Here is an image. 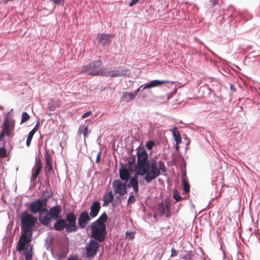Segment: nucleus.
<instances>
[{"mask_svg":"<svg viewBox=\"0 0 260 260\" xmlns=\"http://www.w3.org/2000/svg\"><path fill=\"white\" fill-rule=\"evenodd\" d=\"M99 247V242L94 240H90L86 243L85 247L86 258H93L96 254Z\"/></svg>","mask_w":260,"mask_h":260,"instance_id":"423d86ee","label":"nucleus"},{"mask_svg":"<svg viewBox=\"0 0 260 260\" xmlns=\"http://www.w3.org/2000/svg\"><path fill=\"white\" fill-rule=\"evenodd\" d=\"M137 165L136 167L138 175L143 176L147 183H149L160 175V171L165 173L167 169L161 160L148 161V155L145 150H139L137 152Z\"/></svg>","mask_w":260,"mask_h":260,"instance_id":"f257e3e1","label":"nucleus"},{"mask_svg":"<svg viewBox=\"0 0 260 260\" xmlns=\"http://www.w3.org/2000/svg\"><path fill=\"white\" fill-rule=\"evenodd\" d=\"M31 237L21 233L16 246L17 250L20 252L24 250L25 245L31 241Z\"/></svg>","mask_w":260,"mask_h":260,"instance_id":"1a4fd4ad","label":"nucleus"},{"mask_svg":"<svg viewBox=\"0 0 260 260\" xmlns=\"http://www.w3.org/2000/svg\"><path fill=\"white\" fill-rule=\"evenodd\" d=\"M177 255V252L176 251V250L174 248H172L171 249V257H174V256H176Z\"/></svg>","mask_w":260,"mask_h":260,"instance_id":"e433bc0d","label":"nucleus"},{"mask_svg":"<svg viewBox=\"0 0 260 260\" xmlns=\"http://www.w3.org/2000/svg\"><path fill=\"white\" fill-rule=\"evenodd\" d=\"M127 185V187H133L134 191L136 193L139 192L138 180L137 176L133 177L131 178L129 184Z\"/></svg>","mask_w":260,"mask_h":260,"instance_id":"dca6fc26","label":"nucleus"},{"mask_svg":"<svg viewBox=\"0 0 260 260\" xmlns=\"http://www.w3.org/2000/svg\"><path fill=\"white\" fill-rule=\"evenodd\" d=\"M46 206V201H43L42 200L38 199L36 201L32 202L29 206L30 211L31 213L36 214L40 213Z\"/></svg>","mask_w":260,"mask_h":260,"instance_id":"6e6552de","label":"nucleus"},{"mask_svg":"<svg viewBox=\"0 0 260 260\" xmlns=\"http://www.w3.org/2000/svg\"><path fill=\"white\" fill-rule=\"evenodd\" d=\"M34 135V134H33L31 132H29L28 134V135L27 138L26 142V145L27 147H29L30 145L31 141L32 140V137Z\"/></svg>","mask_w":260,"mask_h":260,"instance_id":"c756f323","label":"nucleus"},{"mask_svg":"<svg viewBox=\"0 0 260 260\" xmlns=\"http://www.w3.org/2000/svg\"><path fill=\"white\" fill-rule=\"evenodd\" d=\"M101 209L100 202L98 201L94 202L91 206L90 211V216L91 218H94L97 216Z\"/></svg>","mask_w":260,"mask_h":260,"instance_id":"2eb2a0df","label":"nucleus"},{"mask_svg":"<svg viewBox=\"0 0 260 260\" xmlns=\"http://www.w3.org/2000/svg\"><path fill=\"white\" fill-rule=\"evenodd\" d=\"M45 160V173L50 174L53 172L52 156L49 150H46L44 153Z\"/></svg>","mask_w":260,"mask_h":260,"instance_id":"9b49d317","label":"nucleus"},{"mask_svg":"<svg viewBox=\"0 0 260 260\" xmlns=\"http://www.w3.org/2000/svg\"><path fill=\"white\" fill-rule=\"evenodd\" d=\"M169 83L168 81H159L157 80H152L151 82H150L148 84L146 85L144 88L143 89H147V88H151L157 86H159L161 84L168 83Z\"/></svg>","mask_w":260,"mask_h":260,"instance_id":"f3484780","label":"nucleus"},{"mask_svg":"<svg viewBox=\"0 0 260 260\" xmlns=\"http://www.w3.org/2000/svg\"><path fill=\"white\" fill-rule=\"evenodd\" d=\"M121 98L126 102H129L135 98V94L131 92H123Z\"/></svg>","mask_w":260,"mask_h":260,"instance_id":"4be33fe9","label":"nucleus"},{"mask_svg":"<svg viewBox=\"0 0 260 260\" xmlns=\"http://www.w3.org/2000/svg\"><path fill=\"white\" fill-rule=\"evenodd\" d=\"M173 198L176 201H180L181 199H183L179 194V192L177 190H174L173 192Z\"/></svg>","mask_w":260,"mask_h":260,"instance_id":"7c9ffc66","label":"nucleus"},{"mask_svg":"<svg viewBox=\"0 0 260 260\" xmlns=\"http://www.w3.org/2000/svg\"><path fill=\"white\" fill-rule=\"evenodd\" d=\"M112 35L107 34H99L96 40L99 44L102 46L109 45L111 43Z\"/></svg>","mask_w":260,"mask_h":260,"instance_id":"ddd939ff","label":"nucleus"},{"mask_svg":"<svg viewBox=\"0 0 260 260\" xmlns=\"http://www.w3.org/2000/svg\"><path fill=\"white\" fill-rule=\"evenodd\" d=\"M136 232H128L127 231L125 233L126 235V238L130 240H132L135 238V235Z\"/></svg>","mask_w":260,"mask_h":260,"instance_id":"cd10ccee","label":"nucleus"},{"mask_svg":"<svg viewBox=\"0 0 260 260\" xmlns=\"http://www.w3.org/2000/svg\"><path fill=\"white\" fill-rule=\"evenodd\" d=\"M157 210L160 216L164 215L165 213L166 208L162 203H159L157 207Z\"/></svg>","mask_w":260,"mask_h":260,"instance_id":"393cba45","label":"nucleus"},{"mask_svg":"<svg viewBox=\"0 0 260 260\" xmlns=\"http://www.w3.org/2000/svg\"><path fill=\"white\" fill-rule=\"evenodd\" d=\"M7 156L6 149L4 147L0 148V158H4Z\"/></svg>","mask_w":260,"mask_h":260,"instance_id":"2f4dec72","label":"nucleus"},{"mask_svg":"<svg viewBox=\"0 0 260 260\" xmlns=\"http://www.w3.org/2000/svg\"><path fill=\"white\" fill-rule=\"evenodd\" d=\"M182 183L183 185V193L188 194L190 191V185L187 180V177L185 174L182 177Z\"/></svg>","mask_w":260,"mask_h":260,"instance_id":"412c9836","label":"nucleus"},{"mask_svg":"<svg viewBox=\"0 0 260 260\" xmlns=\"http://www.w3.org/2000/svg\"><path fill=\"white\" fill-rule=\"evenodd\" d=\"M154 142H152V141H148L146 144V147H147V148L148 149V150H151L153 145H154Z\"/></svg>","mask_w":260,"mask_h":260,"instance_id":"c9c22d12","label":"nucleus"},{"mask_svg":"<svg viewBox=\"0 0 260 260\" xmlns=\"http://www.w3.org/2000/svg\"><path fill=\"white\" fill-rule=\"evenodd\" d=\"M39 219L40 222L45 225L49 224L52 221V218L49 213L48 209L44 208V209L40 212Z\"/></svg>","mask_w":260,"mask_h":260,"instance_id":"f8f14e48","label":"nucleus"},{"mask_svg":"<svg viewBox=\"0 0 260 260\" xmlns=\"http://www.w3.org/2000/svg\"><path fill=\"white\" fill-rule=\"evenodd\" d=\"M113 195L112 192L109 191L104 197V203L105 204H108L110 202H111L113 201Z\"/></svg>","mask_w":260,"mask_h":260,"instance_id":"b1692460","label":"nucleus"},{"mask_svg":"<svg viewBox=\"0 0 260 260\" xmlns=\"http://www.w3.org/2000/svg\"><path fill=\"white\" fill-rule=\"evenodd\" d=\"M173 135L174 138V139L176 143V148L178 150V145H179L181 142V138L179 133V131L178 130L176 127H174L173 129Z\"/></svg>","mask_w":260,"mask_h":260,"instance_id":"aec40b11","label":"nucleus"},{"mask_svg":"<svg viewBox=\"0 0 260 260\" xmlns=\"http://www.w3.org/2000/svg\"><path fill=\"white\" fill-rule=\"evenodd\" d=\"M14 122H11L8 117H6L3 123V131L5 133L6 136L12 137L14 136L13 131L14 128Z\"/></svg>","mask_w":260,"mask_h":260,"instance_id":"9d476101","label":"nucleus"},{"mask_svg":"<svg viewBox=\"0 0 260 260\" xmlns=\"http://www.w3.org/2000/svg\"><path fill=\"white\" fill-rule=\"evenodd\" d=\"M24 256L25 260L32 259L31 247L27 246L24 251Z\"/></svg>","mask_w":260,"mask_h":260,"instance_id":"5701e85b","label":"nucleus"},{"mask_svg":"<svg viewBox=\"0 0 260 260\" xmlns=\"http://www.w3.org/2000/svg\"><path fill=\"white\" fill-rule=\"evenodd\" d=\"M166 208H167V211H166V216L167 218H169L171 217V209L169 207V204H166Z\"/></svg>","mask_w":260,"mask_h":260,"instance_id":"72a5a7b5","label":"nucleus"},{"mask_svg":"<svg viewBox=\"0 0 260 260\" xmlns=\"http://www.w3.org/2000/svg\"><path fill=\"white\" fill-rule=\"evenodd\" d=\"M49 213L51 218L56 220L53 228L57 231H62L64 229L68 233L76 232L78 227L76 225V216L72 212H69L66 216V218L61 217V209L59 205L51 207Z\"/></svg>","mask_w":260,"mask_h":260,"instance_id":"f03ea898","label":"nucleus"},{"mask_svg":"<svg viewBox=\"0 0 260 260\" xmlns=\"http://www.w3.org/2000/svg\"><path fill=\"white\" fill-rule=\"evenodd\" d=\"M88 127L84 125L80 126L78 132L80 134H82L84 135V138L86 137L88 133Z\"/></svg>","mask_w":260,"mask_h":260,"instance_id":"a878e982","label":"nucleus"},{"mask_svg":"<svg viewBox=\"0 0 260 260\" xmlns=\"http://www.w3.org/2000/svg\"><path fill=\"white\" fill-rule=\"evenodd\" d=\"M6 135L5 133L2 130L1 134H0V140H1L4 136Z\"/></svg>","mask_w":260,"mask_h":260,"instance_id":"a18cd8bd","label":"nucleus"},{"mask_svg":"<svg viewBox=\"0 0 260 260\" xmlns=\"http://www.w3.org/2000/svg\"><path fill=\"white\" fill-rule=\"evenodd\" d=\"M108 76L111 77H119L121 76V73L119 71H112L108 73Z\"/></svg>","mask_w":260,"mask_h":260,"instance_id":"c85d7f7f","label":"nucleus"},{"mask_svg":"<svg viewBox=\"0 0 260 260\" xmlns=\"http://www.w3.org/2000/svg\"><path fill=\"white\" fill-rule=\"evenodd\" d=\"M126 183H123L119 180H114L112 182V187L114 192L120 196H124L127 193Z\"/></svg>","mask_w":260,"mask_h":260,"instance_id":"0eeeda50","label":"nucleus"},{"mask_svg":"<svg viewBox=\"0 0 260 260\" xmlns=\"http://www.w3.org/2000/svg\"><path fill=\"white\" fill-rule=\"evenodd\" d=\"M21 233L32 236L33 233L32 228L36 223L37 218L24 211L21 216Z\"/></svg>","mask_w":260,"mask_h":260,"instance_id":"20e7f679","label":"nucleus"},{"mask_svg":"<svg viewBox=\"0 0 260 260\" xmlns=\"http://www.w3.org/2000/svg\"><path fill=\"white\" fill-rule=\"evenodd\" d=\"M212 6L214 7L218 4V0H213V1H212Z\"/></svg>","mask_w":260,"mask_h":260,"instance_id":"37998d69","label":"nucleus"},{"mask_svg":"<svg viewBox=\"0 0 260 260\" xmlns=\"http://www.w3.org/2000/svg\"><path fill=\"white\" fill-rule=\"evenodd\" d=\"M102 66L100 60L94 61L89 64L83 66L80 71L81 74L92 75L93 76L103 74ZM105 75V73H104Z\"/></svg>","mask_w":260,"mask_h":260,"instance_id":"39448f33","label":"nucleus"},{"mask_svg":"<svg viewBox=\"0 0 260 260\" xmlns=\"http://www.w3.org/2000/svg\"><path fill=\"white\" fill-rule=\"evenodd\" d=\"M42 169V162L40 158H38L36 160V169L34 172L32 174L31 179H36L39 176Z\"/></svg>","mask_w":260,"mask_h":260,"instance_id":"a211bd4d","label":"nucleus"},{"mask_svg":"<svg viewBox=\"0 0 260 260\" xmlns=\"http://www.w3.org/2000/svg\"><path fill=\"white\" fill-rule=\"evenodd\" d=\"M30 118V116L29 115V114L26 112H24L22 113V115H21V123H24L27 121H28Z\"/></svg>","mask_w":260,"mask_h":260,"instance_id":"bb28decb","label":"nucleus"},{"mask_svg":"<svg viewBox=\"0 0 260 260\" xmlns=\"http://www.w3.org/2000/svg\"><path fill=\"white\" fill-rule=\"evenodd\" d=\"M230 88L232 90H233L234 91L236 92V88L235 87V86L233 84H230Z\"/></svg>","mask_w":260,"mask_h":260,"instance_id":"c03bdc74","label":"nucleus"},{"mask_svg":"<svg viewBox=\"0 0 260 260\" xmlns=\"http://www.w3.org/2000/svg\"><path fill=\"white\" fill-rule=\"evenodd\" d=\"M119 177L125 183H127L130 178L131 175L129 172L126 169L122 168L119 171Z\"/></svg>","mask_w":260,"mask_h":260,"instance_id":"6ab92c4d","label":"nucleus"},{"mask_svg":"<svg viewBox=\"0 0 260 260\" xmlns=\"http://www.w3.org/2000/svg\"><path fill=\"white\" fill-rule=\"evenodd\" d=\"M67 260H79L77 255L70 256Z\"/></svg>","mask_w":260,"mask_h":260,"instance_id":"58836bf2","label":"nucleus"},{"mask_svg":"<svg viewBox=\"0 0 260 260\" xmlns=\"http://www.w3.org/2000/svg\"><path fill=\"white\" fill-rule=\"evenodd\" d=\"M107 218V214L104 213L91 226L92 238L100 243L104 241L106 236V226L105 223Z\"/></svg>","mask_w":260,"mask_h":260,"instance_id":"7ed1b4c3","label":"nucleus"},{"mask_svg":"<svg viewBox=\"0 0 260 260\" xmlns=\"http://www.w3.org/2000/svg\"><path fill=\"white\" fill-rule=\"evenodd\" d=\"M101 156V152H98V153L97 154L96 160H95L96 163H99L100 161Z\"/></svg>","mask_w":260,"mask_h":260,"instance_id":"ea45409f","label":"nucleus"},{"mask_svg":"<svg viewBox=\"0 0 260 260\" xmlns=\"http://www.w3.org/2000/svg\"><path fill=\"white\" fill-rule=\"evenodd\" d=\"M56 106L54 105H51L48 106V109L50 111H53L56 109Z\"/></svg>","mask_w":260,"mask_h":260,"instance_id":"a19ab883","label":"nucleus"},{"mask_svg":"<svg viewBox=\"0 0 260 260\" xmlns=\"http://www.w3.org/2000/svg\"><path fill=\"white\" fill-rule=\"evenodd\" d=\"M39 125H40V122L38 121L37 123H36L35 127L30 131V132H31L35 134L36 133V132L38 130V129L39 128Z\"/></svg>","mask_w":260,"mask_h":260,"instance_id":"f704fd0d","label":"nucleus"},{"mask_svg":"<svg viewBox=\"0 0 260 260\" xmlns=\"http://www.w3.org/2000/svg\"><path fill=\"white\" fill-rule=\"evenodd\" d=\"M47 114H48V115H51L52 114H51V113H47Z\"/></svg>","mask_w":260,"mask_h":260,"instance_id":"de8ad7c7","label":"nucleus"},{"mask_svg":"<svg viewBox=\"0 0 260 260\" xmlns=\"http://www.w3.org/2000/svg\"><path fill=\"white\" fill-rule=\"evenodd\" d=\"M91 217L89 215L88 212H82L80 213L78 219V225L81 229L85 228L88 222L90 221Z\"/></svg>","mask_w":260,"mask_h":260,"instance_id":"4468645a","label":"nucleus"},{"mask_svg":"<svg viewBox=\"0 0 260 260\" xmlns=\"http://www.w3.org/2000/svg\"><path fill=\"white\" fill-rule=\"evenodd\" d=\"M139 1L140 0H132L129 5V7H133L134 5H136Z\"/></svg>","mask_w":260,"mask_h":260,"instance_id":"79ce46f5","label":"nucleus"},{"mask_svg":"<svg viewBox=\"0 0 260 260\" xmlns=\"http://www.w3.org/2000/svg\"><path fill=\"white\" fill-rule=\"evenodd\" d=\"M135 201H136V198H135V196L132 194V193H131V195L129 196V197L128 198L127 203L128 204H133L135 202Z\"/></svg>","mask_w":260,"mask_h":260,"instance_id":"473e14b6","label":"nucleus"},{"mask_svg":"<svg viewBox=\"0 0 260 260\" xmlns=\"http://www.w3.org/2000/svg\"><path fill=\"white\" fill-rule=\"evenodd\" d=\"M140 88H138L136 90L134 91V92H132L133 94H135V96L136 97L138 93L139 92Z\"/></svg>","mask_w":260,"mask_h":260,"instance_id":"49530a36","label":"nucleus"},{"mask_svg":"<svg viewBox=\"0 0 260 260\" xmlns=\"http://www.w3.org/2000/svg\"><path fill=\"white\" fill-rule=\"evenodd\" d=\"M91 114H92V112L91 111L86 112L83 114V115L82 116V118H85L90 116Z\"/></svg>","mask_w":260,"mask_h":260,"instance_id":"4c0bfd02","label":"nucleus"}]
</instances>
